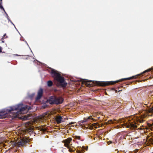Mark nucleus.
<instances>
[{
	"instance_id": "obj_37",
	"label": "nucleus",
	"mask_w": 153,
	"mask_h": 153,
	"mask_svg": "<svg viewBox=\"0 0 153 153\" xmlns=\"http://www.w3.org/2000/svg\"><path fill=\"white\" fill-rule=\"evenodd\" d=\"M15 55H16V56H21V55H18V54H16Z\"/></svg>"
},
{
	"instance_id": "obj_8",
	"label": "nucleus",
	"mask_w": 153,
	"mask_h": 153,
	"mask_svg": "<svg viewBox=\"0 0 153 153\" xmlns=\"http://www.w3.org/2000/svg\"><path fill=\"white\" fill-rule=\"evenodd\" d=\"M30 142L29 140L27 139H24L19 140L17 143V146L18 147H24L25 146L27 143Z\"/></svg>"
},
{
	"instance_id": "obj_21",
	"label": "nucleus",
	"mask_w": 153,
	"mask_h": 153,
	"mask_svg": "<svg viewBox=\"0 0 153 153\" xmlns=\"http://www.w3.org/2000/svg\"><path fill=\"white\" fill-rule=\"evenodd\" d=\"M2 3H0V9L2 10H3L4 12L5 11L3 6L1 4Z\"/></svg>"
},
{
	"instance_id": "obj_32",
	"label": "nucleus",
	"mask_w": 153,
	"mask_h": 153,
	"mask_svg": "<svg viewBox=\"0 0 153 153\" xmlns=\"http://www.w3.org/2000/svg\"><path fill=\"white\" fill-rule=\"evenodd\" d=\"M7 19L8 20V22H10V21H11L10 19V18H8Z\"/></svg>"
},
{
	"instance_id": "obj_36",
	"label": "nucleus",
	"mask_w": 153,
	"mask_h": 153,
	"mask_svg": "<svg viewBox=\"0 0 153 153\" xmlns=\"http://www.w3.org/2000/svg\"><path fill=\"white\" fill-rule=\"evenodd\" d=\"M121 90H119L118 91H117V90H116L115 91L116 92H120Z\"/></svg>"
},
{
	"instance_id": "obj_30",
	"label": "nucleus",
	"mask_w": 153,
	"mask_h": 153,
	"mask_svg": "<svg viewBox=\"0 0 153 153\" xmlns=\"http://www.w3.org/2000/svg\"><path fill=\"white\" fill-rule=\"evenodd\" d=\"M2 48L0 46V53L2 52Z\"/></svg>"
},
{
	"instance_id": "obj_29",
	"label": "nucleus",
	"mask_w": 153,
	"mask_h": 153,
	"mask_svg": "<svg viewBox=\"0 0 153 153\" xmlns=\"http://www.w3.org/2000/svg\"><path fill=\"white\" fill-rule=\"evenodd\" d=\"M55 127H57L58 128H59V129H60V127H59V126H57V125H56V126H54Z\"/></svg>"
},
{
	"instance_id": "obj_27",
	"label": "nucleus",
	"mask_w": 153,
	"mask_h": 153,
	"mask_svg": "<svg viewBox=\"0 0 153 153\" xmlns=\"http://www.w3.org/2000/svg\"><path fill=\"white\" fill-rule=\"evenodd\" d=\"M82 149H85V146H82ZM88 146H87V148L86 149H85L86 150H87V149H88Z\"/></svg>"
},
{
	"instance_id": "obj_47",
	"label": "nucleus",
	"mask_w": 153,
	"mask_h": 153,
	"mask_svg": "<svg viewBox=\"0 0 153 153\" xmlns=\"http://www.w3.org/2000/svg\"><path fill=\"white\" fill-rule=\"evenodd\" d=\"M152 96H153V95H152Z\"/></svg>"
},
{
	"instance_id": "obj_28",
	"label": "nucleus",
	"mask_w": 153,
	"mask_h": 153,
	"mask_svg": "<svg viewBox=\"0 0 153 153\" xmlns=\"http://www.w3.org/2000/svg\"><path fill=\"white\" fill-rule=\"evenodd\" d=\"M34 94H34V93H33V94H32L30 96V97H31V98L33 97L34 96Z\"/></svg>"
},
{
	"instance_id": "obj_33",
	"label": "nucleus",
	"mask_w": 153,
	"mask_h": 153,
	"mask_svg": "<svg viewBox=\"0 0 153 153\" xmlns=\"http://www.w3.org/2000/svg\"><path fill=\"white\" fill-rule=\"evenodd\" d=\"M22 124L25 125V124H28V123H24Z\"/></svg>"
},
{
	"instance_id": "obj_26",
	"label": "nucleus",
	"mask_w": 153,
	"mask_h": 153,
	"mask_svg": "<svg viewBox=\"0 0 153 153\" xmlns=\"http://www.w3.org/2000/svg\"><path fill=\"white\" fill-rule=\"evenodd\" d=\"M23 41H24V42H25V43L27 44V46H28V47L30 49L31 51V52H32V51L31 50L30 48L29 47V45H28V43H27V42L25 40H23Z\"/></svg>"
},
{
	"instance_id": "obj_24",
	"label": "nucleus",
	"mask_w": 153,
	"mask_h": 153,
	"mask_svg": "<svg viewBox=\"0 0 153 153\" xmlns=\"http://www.w3.org/2000/svg\"><path fill=\"white\" fill-rule=\"evenodd\" d=\"M76 139H80V136H76Z\"/></svg>"
},
{
	"instance_id": "obj_38",
	"label": "nucleus",
	"mask_w": 153,
	"mask_h": 153,
	"mask_svg": "<svg viewBox=\"0 0 153 153\" xmlns=\"http://www.w3.org/2000/svg\"><path fill=\"white\" fill-rule=\"evenodd\" d=\"M71 124H70V123H69L68 124H72L74 123V122H71Z\"/></svg>"
},
{
	"instance_id": "obj_7",
	"label": "nucleus",
	"mask_w": 153,
	"mask_h": 153,
	"mask_svg": "<svg viewBox=\"0 0 153 153\" xmlns=\"http://www.w3.org/2000/svg\"><path fill=\"white\" fill-rule=\"evenodd\" d=\"M72 139L71 138H68L67 139L64 140L62 141V142L64 143V146H65L69 149V152H74V150L70 148L71 146V143Z\"/></svg>"
},
{
	"instance_id": "obj_44",
	"label": "nucleus",
	"mask_w": 153,
	"mask_h": 153,
	"mask_svg": "<svg viewBox=\"0 0 153 153\" xmlns=\"http://www.w3.org/2000/svg\"><path fill=\"white\" fill-rule=\"evenodd\" d=\"M45 126V125H44L43 126ZM44 127H45L44 126Z\"/></svg>"
},
{
	"instance_id": "obj_41",
	"label": "nucleus",
	"mask_w": 153,
	"mask_h": 153,
	"mask_svg": "<svg viewBox=\"0 0 153 153\" xmlns=\"http://www.w3.org/2000/svg\"><path fill=\"white\" fill-rule=\"evenodd\" d=\"M2 43H4V41H2Z\"/></svg>"
},
{
	"instance_id": "obj_23",
	"label": "nucleus",
	"mask_w": 153,
	"mask_h": 153,
	"mask_svg": "<svg viewBox=\"0 0 153 153\" xmlns=\"http://www.w3.org/2000/svg\"><path fill=\"white\" fill-rule=\"evenodd\" d=\"M48 107V105L46 104H45L43 105L42 107L43 108H46Z\"/></svg>"
},
{
	"instance_id": "obj_25",
	"label": "nucleus",
	"mask_w": 153,
	"mask_h": 153,
	"mask_svg": "<svg viewBox=\"0 0 153 153\" xmlns=\"http://www.w3.org/2000/svg\"><path fill=\"white\" fill-rule=\"evenodd\" d=\"M4 13H5L6 15V18L7 19L8 18H9V16H8L7 14V13L5 11L4 12Z\"/></svg>"
},
{
	"instance_id": "obj_2",
	"label": "nucleus",
	"mask_w": 153,
	"mask_h": 153,
	"mask_svg": "<svg viewBox=\"0 0 153 153\" xmlns=\"http://www.w3.org/2000/svg\"><path fill=\"white\" fill-rule=\"evenodd\" d=\"M31 108L27 105H24L22 103L19 104L5 108L0 111V118H10L13 119L17 117L18 115L23 113L25 110H29Z\"/></svg>"
},
{
	"instance_id": "obj_20",
	"label": "nucleus",
	"mask_w": 153,
	"mask_h": 153,
	"mask_svg": "<svg viewBox=\"0 0 153 153\" xmlns=\"http://www.w3.org/2000/svg\"><path fill=\"white\" fill-rule=\"evenodd\" d=\"M31 117H27V115H26L23 117L22 119L23 120H27L31 119Z\"/></svg>"
},
{
	"instance_id": "obj_43",
	"label": "nucleus",
	"mask_w": 153,
	"mask_h": 153,
	"mask_svg": "<svg viewBox=\"0 0 153 153\" xmlns=\"http://www.w3.org/2000/svg\"><path fill=\"white\" fill-rule=\"evenodd\" d=\"M147 124L149 125V124H150V123H148Z\"/></svg>"
},
{
	"instance_id": "obj_3",
	"label": "nucleus",
	"mask_w": 153,
	"mask_h": 153,
	"mask_svg": "<svg viewBox=\"0 0 153 153\" xmlns=\"http://www.w3.org/2000/svg\"><path fill=\"white\" fill-rule=\"evenodd\" d=\"M133 78H136L135 76H133L131 77L128 78H122L118 80L115 81H97L91 80L88 79H85L87 82H93L95 85H100L103 86H106L114 84L115 83L118 82H121L123 80H126L131 79Z\"/></svg>"
},
{
	"instance_id": "obj_40",
	"label": "nucleus",
	"mask_w": 153,
	"mask_h": 153,
	"mask_svg": "<svg viewBox=\"0 0 153 153\" xmlns=\"http://www.w3.org/2000/svg\"><path fill=\"white\" fill-rule=\"evenodd\" d=\"M2 0H0V3H2Z\"/></svg>"
},
{
	"instance_id": "obj_18",
	"label": "nucleus",
	"mask_w": 153,
	"mask_h": 153,
	"mask_svg": "<svg viewBox=\"0 0 153 153\" xmlns=\"http://www.w3.org/2000/svg\"><path fill=\"white\" fill-rule=\"evenodd\" d=\"M139 129H140V130H144V129H148V127H147V126H143V125H142V126H141L140 127V128H138Z\"/></svg>"
},
{
	"instance_id": "obj_46",
	"label": "nucleus",
	"mask_w": 153,
	"mask_h": 153,
	"mask_svg": "<svg viewBox=\"0 0 153 153\" xmlns=\"http://www.w3.org/2000/svg\"><path fill=\"white\" fill-rule=\"evenodd\" d=\"M3 53H4V52H3Z\"/></svg>"
},
{
	"instance_id": "obj_1",
	"label": "nucleus",
	"mask_w": 153,
	"mask_h": 153,
	"mask_svg": "<svg viewBox=\"0 0 153 153\" xmlns=\"http://www.w3.org/2000/svg\"><path fill=\"white\" fill-rule=\"evenodd\" d=\"M153 111V109H148L146 110L142 111L140 110L139 111V114H135L133 116L130 117L122 119H120L118 120H115L114 121L110 120L109 122V123H106L105 124H117L123 123V124H139L138 123H142L144 120L143 119L146 117L149 114L151 113ZM86 124H99L97 123H95L91 124V123H87ZM100 124H104L101 123Z\"/></svg>"
},
{
	"instance_id": "obj_15",
	"label": "nucleus",
	"mask_w": 153,
	"mask_h": 153,
	"mask_svg": "<svg viewBox=\"0 0 153 153\" xmlns=\"http://www.w3.org/2000/svg\"><path fill=\"white\" fill-rule=\"evenodd\" d=\"M93 119L92 118L91 116H89L87 118H86L84 119V120H83L82 121V123H83L84 122H85L87 121H89L90 120H93Z\"/></svg>"
},
{
	"instance_id": "obj_6",
	"label": "nucleus",
	"mask_w": 153,
	"mask_h": 153,
	"mask_svg": "<svg viewBox=\"0 0 153 153\" xmlns=\"http://www.w3.org/2000/svg\"><path fill=\"white\" fill-rule=\"evenodd\" d=\"M54 113L55 112L54 111H47L46 113L43 114L42 116L39 117L38 118V119L39 120V121L43 122L45 120L47 119L50 116L54 114Z\"/></svg>"
},
{
	"instance_id": "obj_19",
	"label": "nucleus",
	"mask_w": 153,
	"mask_h": 153,
	"mask_svg": "<svg viewBox=\"0 0 153 153\" xmlns=\"http://www.w3.org/2000/svg\"><path fill=\"white\" fill-rule=\"evenodd\" d=\"M47 85L49 87H51L53 85V82L51 80H49L47 82Z\"/></svg>"
},
{
	"instance_id": "obj_13",
	"label": "nucleus",
	"mask_w": 153,
	"mask_h": 153,
	"mask_svg": "<svg viewBox=\"0 0 153 153\" xmlns=\"http://www.w3.org/2000/svg\"><path fill=\"white\" fill-rule=\"evenodd\" d=\"M146 141L149 144H153V137L149 136L146 139Z\"/></svg>"
},
{
	"instance_id": "obj_9",
	"label": "nucleus",
	"mask_w": 153,
	"mask_h": 153,
	"mask_svg": "<svg viewBox=\"0 0 153 153\" xmlns=\"http://www.w3.org/2000/svg\"><path fill=\"white\" fill-rule=\"evenodd\" d=\"M117 128H120L122 127H126L131 129L136 128L137 127V125H117Z\"/></svg>"
},
{
	"instance_id": "obj_14",
	"label": "nucleus",
	"mask_w": 153,
	"mask_h": 153,
	"mask_svg": "<svg viewBox=\"0 0 153 153\" xmlns=\"http://www.w3.org/2000/svg\"><path fill=\"white\" fill-rule=\"evenodd\" d=\"M62 118L61 116H59L56 118V121L58 123H60L62 121Z\"/></svg>"
},
{
	"instance_id": "obj_5",
	"label": "nucleus",
	"mask_w": 153,
	"mask_h": 153,
	"mask_svg": "<svg viewBox=\"0 0 153 153\" xmlns=\"http://www.w3.org/2000/svg\"><path fill=\"white\" fill-rule=\"evenodd\" d=\"M64 100L61 97H56L53 96L50 97L47 100V101L51 105L55 104L59 105L62 104Z\"/></svg>"
},
{
	"instance_id": "obj_22",
	"label": "nucleus",
	"mask_w": 153,
	"mask_h": 153,
	"mask_svg": "<svg viewBox=\"0 0 153 153\" xmlns=\"http://www.w3.org/2000/svg\"><path fill=\"white\" fill-rule=\"evenodd\" d=\"M83 151V149H82L81 150H78L77 151V153H83V152H82Z\"/></svg>"
},
{
	"instance_id": "obj_10",
	"label": "nucleus",
	"mask_w": 153,
	"mask_h": 153,
	"mask_svg": "<svg viewBox=\"0 0 153 153\" xmlns=\"http://www.w3.org/2000/svg\"><path fill=\"white\" fill-rule=\"evenodd\" d=\"M81 128H86V129H92L94 128V127H95L96 126H97L98 127L100 125H78Z\"/></svg>"
},
{
	"instance_id": "obj_16",
	"label": "nucleus",
	"mask_w": 153,
	"mask_h": 153,
	"mask_svg": "<svg viewBox=\"0 0 153 153\" xmlns=\"http://www.w3.org/2000/svg\"><path fill=\"white\" fill-rule=\"evenodd\" d=\"M149 71H150V70L149 69L146 70L144 71L143 72L141 73H140L139 74L137 75V77H140L141 76H143V75L144 73H145L146 72H148Z\"/></svg>"
},
{
	"instance_id": "obj_45",
	"label": "nucleus",
	"mask_w": 153,
	"mask_h": 153,
	"mask_svg": "<svg viewBox=\"0 0 153 153\" xmlns=\"http://www.w3.org/2000/svg\"><path fill=\"white\" fill-rule=\"evenodd\" d=\"M45 126V125H44L43 126ZM44 127H45L44 126Z\"/></svg>"
},
{
	"instance_id": "obj_35",
	"label": "nucleus",
	"mask_w": 153,
	"mask_h": 153,
	"mask_svg": "<svg viewBox=\"0 0 153 153\" xmlns=\"http://www.w3.org/2000/svg\"><path fill=\"white\" fill-rule=\"evenodd\" d=\"M14 27H15V28L16 29V30H17V31L18 32V33H19V34H20V35H20V33H19V32L18 31V30L16 28V27H15V26H14Z\"/></svg>"
},
{
	"instance_id": "obj_39",
	"label": "nucleus",
	"mask_w": 153,
	"mask_h": 153,
	"mask_svg": "<svg viewBox=\"0 0 153 153\" xmlns=\"http://www.w3.org/2000/svg\"><path fill=\"white\" fill-rule=\"evenodd\" d=\"M43 65H44L46 67H47V65H46L45 64L43 63Z\"/></svg>"
},
{
	"instance_id": "obj_17",
	"label": "nucleus",
	"mask_w": 153,
	"mask_h": 153,
	"mask_svg": "<svg viewBox=\"0 0 153 153\" xmlns=\"http://www.w3.org/2000/svg\"><path fill=\"white\" fill-rule=\"evenodd\" d=\"M39 129L41 131H42L43 132H45L47 131V129L46 128H45V127H44L43 126H40V128H39Z\"/></svg>"
},
{
	"instance_id": "obj_34",
	"label": "nucleus",
	"mask_w": 153,
	"mask_h": 153,
	"mask_svg": "<svg viewBox=\"0 0 153 153\" xmlns=\"http://www.w3.org/2000/svg\"><path fill=\"white\" fill-rule=\"evenodd\" d=\"M10 22L14 26H15V25L13 23V22H12V21H10Z\"/></svg>"
},
{
	"instance_id": "obj_11",
	"label": "nucleus",
	"mask_w": 153,
	"mask_h": 153,
	"mask_svg": "<svg viewBox=\"0 0 153 153\" xmlns=\"http://www.w3.org/2000/svg\"><path fill=\"white\" fill-rule=\"evenodd\" d=\"M43 93V89L42 88H40L38 91L37 97L36 98V100H39L42 97Z\"/></svg>"
},
{
	"instance_id": "obj_4",
	"label": "nucleus",
	"mask_w": 153,
	"mask_h": 153,
	"mask_svg": "<svg viewBox=\"0 0 153 153\" xmlns=\"http://www.w3.org/2000/svg\"><path fill=\"white\" fill-rule=\"evenodd\" d=\"M51 69L50 73L53 77L58 82L60 85L63 87H65L67 85L68 83L65 81V78L59 74L57 71L48 67Z\"/></svg>"
},
{
	"instance_id": "obj_12",
	"label": "nucleus",
	"mask_w": 153,
	"mask_h": 153,
	"mask_svg": "<svg viewBox=\"0 0 153 153\" xmlns=\"http://www.w3.org/2000/svg\"><path fill=\"white\" fill-rule=\"evenodd\" d=\"M25 126L26 125H25ZM25 126L26 127V131L28 132H32L34 129V128L32 125H26Z\"/></svg>"
},
{
	"instance_id": "obj_42",
	"label": "nucleus",
	"mask_w": 153,
	"mask_h": 153,
	"mask_svg": "<svg viewBox=\"0 0 153 153\" xmlns=\"http://www.w3.org/2000/svg\"><path fill=\"white\" fill-rule=\"evenodd\" d=\"M148 126H149V125H148ZM150 126V127L151 126H153V125H149Z\"/></svg>"
},
{
	"instance_id": "obj_31",
	"label": "nucleus",
	"mask_w": 153,
	"mask_h": 153,
	"mask_svg": "<svg viewBox=\"0 0 153 153\" xmlns=\"http://www.w3.org/2000/svg\"><path fill=\"white\" fill-rule=\"evenodd\" d=\"M6 36V34L5 33V34H4L3 35V36L2 37V38H1V39H3V37H4L5 36Z\"/></svg>"
}]
</instances>
